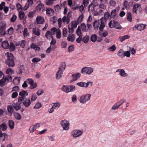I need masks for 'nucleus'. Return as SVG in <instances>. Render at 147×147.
Returning <instances> with one entry per match:
<instances>
[{
  "label": "nucleus",
  "instance_id": "obj_21",
  "mask_svg": "<svg viewBox=\"0 0 147 147\" xmlns=\"http://www.w3.org/2000/svg\"><path fill=\"white\" fill-rule=\"evenodd\" d=\"M69 85H64L62 86L61 89L66 93H68L69 92Z\"/></svg>",
  "mask_w": 147,
  "mask_h": 147
},
{
  "label": "nucleus",
  "instance_id": "obj_64",
  "mask_svg": "<svg viewBox=\"0 0 147 147\" xmlns=\"http://www.w3.org/2000/svg\"><path fill=\"white\" fill-rule=\"evenodd\" d=\"M51 34L52 35L54 34L55 32L57 33V32H58L57 29L55 28H53L51 29Z\"/></svg>",
  "mask_w": 147,
  "mask_h": 147
},
{
  "label": "nucleus",
  "instance_id": "obj_19",
  "mask_svg": "<svg viewBox=\"0 0 147 147\" xmlns=\"http://www.w3.org/2000/svg\"><path fill=\"white\" fill-rule=\"evenodd\" d=\"M1 46L5 49H7L9 47V44L8 41L7 40L3 42L2 43Z\"/></svg>",
  "mask_w": 147,
  "mask_h": 147
},
{
  "label": "nucleus",
  "instance_id": "obj_29",
  "mask_svg": "<svg viewBox=\"0 0 147 147\" xmlns=\"http://www.w3.org/2000/svg\"><path fill=\"white\" fill-rule=\"evenodd\" d=\"M40 30L38 28H34L33 29V32L35 35L38 36L40 35Z\"/></svg>",
  "mask_w": 147,
  "mask_h": 147
},
{
  "label": "nucleus",
  "instance_id": "obj_50",
  "mask_svg": "<svg viewBox=\"0 0 147 147\" xmlns=\"http://www.w3.org/2000/svg\"><path fill=\"white\" fill-rule=\"evenodd\" d=\"M119 74L122 76L125 77L127 76V74L125 73L123 69H121V71L119 73Z\"/></svg>",
  "mask_w": 147,
  "mask_h": 147
},
{
  "label": "nucleus",
  "instance_id": "obj_15",
  "mask_svg": "<svg viewBox=\"0 0 147 147\" xmlns=\"http://www.w3.org/2000/svg\"><path fill=\"white\" fill-rule=\"evenodd\" d=\"M141 8V6L140 4L138 3H136L133 6L132 10L135 13H137V10L138 9Z\"/></svg>",
  "mask_w": 147,
  "mask_h": 147
},
{
  "label": "nucleus",
  "instance_id": "obj_48",
  "mask_svg": "<svg viewBox=\"0 0 147 147\" xmlns=\"http://www.w3.org/2000/svg\"><path fill=\"white\" fill-rule=\"evenodd\" d=\"M127 20L129 22H131L132 21V16L131 13L130 12L127 13Z\"/></svg>",
  "mask_w": 147,
  "mask_h": 147
},
{
  "label": "nucleus",
  "instance_id": "obj_3",
  "mask_svg": "<svg viewBox=\"0 0 147 147\" xmlns=\"http://www.w3.org/2000/svg\"><path fill=\"white\" fill-rule=\"evenodd\" d=\"M91 95L90 94H87L82 96L80 98L79 101L80 103L83 104L90 100Z\"/></svg>",
  "mask_w": 147,
  "mask_h": 147
},
{
  "label": "nucleus",
  "instance_id": "obj_13",
  "mask_svg": "<svg viewBox=\"0 0 147 147\" xmlns=\"http://www.w3.org/2000/svg\"><path fill=\"white\" fill-rule=\"evenodd\" d=\"M22 102L23 103V105L27 108L28 107L31 105V101L29 98H25L23 101Z\"/></svg>",
  "mask_w": 147,
  "mask_h": 147
},
{
  "label": "nucleus",
  "instance_id": "obj_23",
  "mask_svg": "<svg viewBox=\"0 0 147 147\" xmlns=\"http://www.w3.org/2000/svg\"><path fill=\"white\" fill-rule=\"evenodd\" d=\"M15 30L12 27H11L6 31V34L7 35H11L14 32Z\"/></svg>",
  "mask_w": 147,
  "mask_h": 147
},
{
  "label": "nucleus",
  "instance_id": "obj_62",
  "mask_svg": "<svg viewBox=\"0 0 147 147\" xmlns=\"http://www.w3.org/2000/svg\"><path fill=\"white\" fill-rule=\"evenodd\" d=\"M5 79L8 82L11 81L12 80V77L10 75H8L6 76Z\"/></svg>",
  "mask_w": 147,
  "mask_h": 147
},
{
  "label": "nucleus",
  "instance_id": "obj_42",
  "mask_svg": "<svg viewBox=\"0 0 147 147\" xmlns=\"http://www.w3.org/2000/svg\"><path fill=\"white\" fill-rule=\"evenodd\" d=\"M14 116L15 118L17 120H20L21 119L22 117L20 114L17 113H14Z\"/></svg>",
  "mask_w": 147,
  "mask_h": 147
},
{
  "label": "nucleus",
  "instance_id": "obj_60",
  "mask_svg": "<svg viewBox=\"0 0 147 147\" xmlns=\"http://www.w3.org/2000/svg\"><path fill=\"white\" fill-rule=\"evenodd\" d=\"M85 82H78L76 84L78 86L82 87H84L85 86Z\"/></svg>",
  "mask_w": 147,
  "mask_h": 147
},
{
  "label": "nucleus",
  "instance_id": "obj_52",
  "mask_svg": "<svg viewBox=\"0 0 147 147\" xmlns=\"http://www.w3.org/2000/svg\"><path fill=\"white\" fill-rule=\"evenodd\" d=\"M13 73V71L11 68H8L6 70V73L8 74H12Z\"/></svg>",
  "mask_w": 147,
  "mask_h": 147
},
{
  "label": "nucleus",
  "instance_id": "obj_9",
  "mask_svg": "<svg viewBox=\"0 0 147 147\" xmlns=\"http://www.w3.org/2000/svg\"><path fill=\"white\" fill-rule=\"evenodd\" d=\"M82 133V131L79 130H74L72 132L71 135L74 138L77 137L81 136Z\"/></svg>",
  "mask_w": 147,
  "mask_h": 147
},
{
  "label": "nucleus",
  "instance_id": "obj_26",
  "mask_svg": "<svg viewBox=\"0 0 147 147\" xmlns=\"http://www.w3.org/2000/svg\"><path fill=\"white\" fill-rule=\"evenodd\" d=\"M7 125L5 123H2L0 125V131L2 132V131H5L7 129Z\"/></svg>",
  "mask_w": 147,
  "mask_h": 147
},
{
  "label": "nucleus",
  "instance_id": "obj_54",
  "mask_svg": "<svg viewBox=\"0 0 147 147\" xmlns=\"http://www.w3.org/2000/svg\"><path fill=\"white\" fill-rule=\"evenodd\" d=\"M7 109L8 112L10 113H12L14 111L13 107L11 105L7 106Z\"/></svg>",
  "mask_w": 147,
  "mask_h": 147
},
{
  "label": "nucleus",
  "instance_id": "obj_36",
  "mask_svg": "<svg viewBox=\"0 0 147 147\" xmlns=\"http://www.w3.org/2000/svg\"><path fill=\"white\" fill-rule=\"evenodd\" d=\"M81 28L83 32H87L88 31V29H86V26L84 23L81 24Z\"/></svg>",
  "mask_w": 147,
  "mask_h": 147
},
{
  "label": "nucleus",
  "instance_id": "obj_35",
  "mask_svg": "<svg viewBox=\"0 0 147 147\" xmlns=\"http://www.w3.org/2000/svg\"><path fill=\"white\" fill-rule=\"evenodd\" d=\"M62 21L64 23H66L67 24H69L70 22V19L68 18L66 16H64L62 18Z\"/></svg>",
  "mask_w": 147,
  "mask_h": 147
},
{
  "label": "nucleus",
  "instance_id": "obj_61",
  "mask_svg": "<svg viewBox=\"0 0 147 147\" xmlns=\"http://www.w3.org/2000/svg\"><path fill=\"white\" fill-rule=\"evenodd\" d=\"M116 47L114 45H113L108 48V49L111 51H114L116 49Z\"/></svg>",
  "mask_w": 147,
  "mask_h": 147
},
{
  "label": "nucleus",
  "instance_id": "obj_34",
  "mask_svg": "<svg viewBox=\"0 0 147 147\" xmlns=\"http://www.w3.org/2000/svg\"><path fill=\"white\" fill-rule=\"evenodd\" d=\"M124 51L122 49H120L117 53V55L119 57H121L122 58L124 57Z\"/></svg>",
  "mask_w": 147,
  "mask_h": 147
},
{
  "label": "nucleus",
  "instance_id": "obj_5",
  "mask_svg": "<svg viewBox=\"0 0 147 147\" xmlns=\"http://www.w3.org/2000/svg\"><path fill=\"white\" fill-rule=\"evenodd\" d=\"M93 71V69L91 67H85L82 69L81 73L84 74H90Z\"/></svg>",
  "mask_w": 147,
  "mask_h": 147
},
{
  "label": "nucleus",
  "instance_id": "obj_20",
  "mask_svg": "<svg viewBox=\"0 0 147 147\" xmlns=\"http://www.w3.org/2000/svg\"><path fill=\"white\" fill-rule=\"evenodd\" d=\"M30 47L32 49H33L35 50L39 51L40 50V48L38 47L35 43H32L30 45Z\"/></svg>",
  "mask_w": 147,
  "mask_h": 147
},
{
  "label": "nucleus",
  "instance_id": "obj_11",
  "mask_svg": "<svg viewBox=\"0 0 147 147\" xmlns=\"http://www.w3.org/2000/svg\"><path fill=\"white\" fill-rule=\"evenodd\" d=\"M99 22L100 23V25L99 29L100 30V31H102L104 28L105 26V22H106L105 20L104 19L101 18L99 20Z\"/></svg>",
  "mask_w": 147,
  "mask_h": 147
},
{
  "label": "nucleus",
  "instance_id": "obj_2",
  "mask_svg": "<svg viewBox=\"0 0 147 147\" xmlns=\"http://www.w3.org/2000/svg\"><path fill=\"white\" fill-rule=\"evenodd\" d=\"M65 63L64 62L62 63L61 66L59 67L58 71L56 74V78L57 79H59L61 78L63 74V70L65 69Z\"/></svg>",
  "mask_w": 147,
  "mask_h": 147
},
{
  "label": "nucleus",
  "instance_id": "obj_63",
  "mask_svg": "<svg viewBox=\"0 0 147 147\" xmlns=\"http://www.w3.org/2000/svg\"><path fill=\"white\" fill-rule=\"evenodd\" d=\"M18 30L20 32H21L23 29V27L21 24H19L17 26Z\"/></svg>",
  "mask_w": 147,
  "mask_h": 147
},
{
  "label": "nucleus",
  "instance_id": "obj_33",
  "mask_svg": "<svg viewBox=\"0 0 147 147\" xmlns=\"http://www.w3.org/2000/svg\"><path fill=\"white\" fill-rule=\"evenodd\" d=\"M116 21L114 20H111L108 24V25L109 28H112L115 26V24Z\"/></svg>",
  "mask_w": 147,
  "mask_h": 147
},
{
  "label": "nucleus",
  "instance_id": "obj_45",
  "mask_svg": "<svg viewBox=\"0 0 147 147\" xmlns=\"http://www.w3.org/2000/svg\"><path fill=\"white\" fill-rule=\"evenodd\" d=\"M44 7V5L41 3L39 4L36 7V9L37 10H40L41 9L43 8Z\"/></svg>",
  "mask_w": 147,
  "mask_h": 147
},
{
  "label": "nucleus",
  "instance_id": "obj_10",
  "mask_svg": "<svg viewBox=\"0 0 147 147\" xmlns=\"http://www.w3.org/2000/svg\"><path fill=\"white\" fill-rule=\"evenodd\" d=\"M146 26V25L142 24L136 25L133 27V30H134V28H136L138 30H144Z\"/></svg>",
  "mask_w": 147,
  "mask_h": 147
},
{
  "label": "nucleus",
  "instance_id": "obj_57",
  "mask_svg": "<svg viewBox=\"0 0 147 147\" xmlns=\"http://www.w3.org/2000/svg\"><path fill=\"white\" fill-rule=\"evenodd\" d=\"M93 84L92 82H88L86 83L85 82L84 88H87L88 86H91Z\"/></svg>",
  "mask_w": 147,
  "mask_h": 147
},
{
  "label": "nucleus",
  "instance_id": "obj_28",
  "mask_svg": "<svg viewBox=\"0 0 147 147\" xmlns=\"http://www.w3.org/2000/svg\"><path fill=\"white\" fill-rule=\"evenodd\" d=\"M6 23L5 22H0V29L5 30L6 28Z\"/></svg>",
  "mask_w": 147,
  "mask_h": 147
},
{
  "label": "nucleus",
  "instance_id": "obj_41",
  "mask_svg": "<svg viewBox=\"0 0 147 147\" xmlns=\"http://www.w3.org/2000/svg\"><path fill=\"white\" fill-rule=\"evenodd\" d=\"M130 38V36L128 35H125L123 36H121L119 37L120 40L122 42L127 39H129Z\"/></svg>",
  "mask_w": 147,
  "mask_h": 147
},
{
  "label": "nucleus",
  "instance_id": "obj_22",
  "mask_svg": "<svg viewBox=\"0 0 147 147\" xmlns=\"http://www.w3.org/2000/svg\"><path fill=\"white\" fill-rule=\"evenodd\" d=\"M111 18L112 17L114 19L116 20L117 18V16L116 13V9L112 10L111 13Z\"/></svg>",
  "mask_w": 147,
  "mask_h": 147
},
{
  "label": "nucleus",
  "instance_id": "obj_4",
  "mask_svg": "<svg viewBox=\"0 0 147 147\" xmlns=\"http://www.w3.org/2000/svg\"><path fill=\"white\" fill-rule=\"evenodd\" d=\"M19 95L21 96L18 98V101L19 102H22L24 99H25V98H26V97L28 95V93L26 91L22 90L19 92Z\"/></svg>",
  "mask_w": 147,
  "mask_h": 147
},
{
  "label": "nucleus",
  "instance_id": "obj_55",
  "mask_svg": "<svg viewBox=\"0 0 147 147\" xmlns=\"http://www.w3.org/2000/svg\"><path fill=\"white\" fill-rule=\"evenodd\" d=\"M41 106V104L40 102H38L36 103L35 106L33 108L38 109L40 108Z\"/></svg>",
  "mask_w": 147,
  "mask_h": 147
},
{
  "label": "nucleus",
  "instance_id": "obj_46",
  "mask_svg": "<svg viewBox=\"0 0 147 147\" xmlns=\"http://www.w3.org/2000/svg\"><path fill=\"white\" fill-rule=\"evenodd\" d=\"M79 22L78 20H74L72 22V24L73 27L75 28H77V25Z\"/></svg>",
  "mask_w": 147,
  "mask_h": 147
},
{
  "label": "nucleus",
  "instance_id": "obj_24",
  "mask_svg": "<svg viewBox=\"0 0 147 147\" xmlns=\"http://www.w3.org/2000/svg\"><path fill=\"white\" fill-rule=\"evenodd\" d=\"M98 34L100 36L102 37H105L108 35V32L106 30L99 31Z\"/></svg>",
  "mask_w": 147,
  "mask_h": 147
},
{
  "label": "nucleus",
  "instance_id": "obj_47",
  "mask_svg": "<svg viewBox=\"0 0 147 147\" xmlns=\"http://www.w3.org/2000/svg\"><path fill=\"white\" fill-rule=\"evenodd\" d=\"M89 40V37L88 36H85L82 39V41L84 43H87Z\"/></svg>",
  "mask_w": 147,
  "mask_h": 147
},
{
  "label": "nucleus",
  "instance_id": "obj_39",
  "mask_svg": "<svg viewBox=\"0 0 147 147\" xmlns=\"http://www.w3.org/2000/svg\"><path fill=\"white\" fill-rule=\"evenodd\" d=\"M9 48L10 51H13L15 50L16 47L13 42H11L10 43Z\"/></svg>",
  "mask_w": 147,
  "mask_h": 147
},
{
  "label": "nucleus",
  "instance_id": "obj_51",
  "mask_svg": "<svg viewBox=\"0 0 147 147\" xmlns=\"http://www.w3.org/2000/svg\"><path fill=\"white\" fill-rule=\"evenodd\" d=\"M56 0H47L46 1V4L48 5H52L54 1Z\"/></svg>",
  "mask_w": 147,
  "mask_h": 147
},
{
  "label": "nucleus",
  "instance_id": "obj_58",
  "mask_svg": "<svg viewBox=\"0 0 147 147\" xmlns=\"http://www.w3.org/2000/svg\"><path fill=\"white\" fill-rule=\"evenodd\" d=\"M93 84L92 82H88L86 83L85 82L84 88H87L88 86H91Z\"/></svg>",
  "mask_w": 147,
  "mask_h": 147
},
{
  "label": "nucleus",
  "instance_id": "obj_12",
  "mask_svg": "<svg viewBox=\"0 0 147 147\" xmlns=\"http://www.w3.org/2000/svg\"><path fill=\"white\" fill-rule=\"evenodd\" d=\"M97 6H98V5L96 3H91L88 7V11H90L92 12H93V11H96L95 8Z\"/></svg>",
  "mask_w": 147,
  "mask_h": 147
},
{
  "label": "nucleus",
  "instance_id": "obj_27",
  "mask_svg": "<svg viewBox=\"0 0 147 147\" xmlns=\"http://www.w3.org/2000/svg\"><path fill=\"white\" fill-rule=\"evenodd\" d=\"M14 122L11 120H9L8 121V125L10 128L12 129L14 128Z\"/></svg>",
  "mask_w": 147,
  "mask_h": 147
},
{
  "label": "nucleus",
  "instance_id": "obj_25",
  "mask_svg": "<svg viewBox=\"0 0 147 147\" xmlns=\"http://www.w3.org/2000/svg\"><path fill=\"white\" fill-rule=\"evenodd\" d=\"M102 18L104 19L106 22V20L107 19L111 18V16L109 12H107L105 13L104 17H102Z\"/></svg>",
  "mask_w": 147,
  "mask_h": 147
},
{
  "label": "nucleus",
  "instance_id": "obj_40",
  "mask_svg": "<svg viewBox=\"0 0 147 147\" xmlns=\"http://www.w3.org/2000/svg\"><path fill=\"white\" fill-rule=\"evenodd\" d=\"M60 105L59 102H57L53 103L51 105L55 109H57L60 107Z\"/></svg>",
  "mask_w": 147,
  "mask_h": 147
},
{
  "label": "nucleus",
  "instance_id": "obj_8",
  "mask_svg": "<svg viewBox=\"0 0 147 147\" xmlns=\"http://www.w3.org/2000/svg\"><path fill=\"white\" fill-rule=\"evenodd\" d=\"M61 124L63 129L65 130H68L69 128V123L67 120H65L61 121Z\"/></svg>",
  "mask_w": 147,
  "mask_h": 147
},
{
  "label": "nucleus",
  "instance_id": "obj_37",
  "mask_svg": "<svg viewBox=\"0 0 147 147\" xmlns=\"http://www.w3.org/2000/svg\"><path fill=\"white\" fill-rule=\"evenodd\" d=\"M100 22L97 21H95L93 23V26L95 30L97 29L100 25Z\"/></svg>",
  "mask_w": 147,
  "mask_h": 147
},
{
  "label": "nucleus",
  "instance_id": "obj_30",
  "mask_svg": "<svg viewBox=\"0 0 147 147\" xmlns=\"http://www.w3.org/2000/svg\"><path fill=\"white\" fill-rule=\"evenodd\" d=\"M75 39V36L74 34L71 35L69 34L67 38L68 40L69 41L73 42L74 41Z\"/></svg>",
  "mask_w": 147,
  "mask_h": 147
},
{
  "label": "nucleus",
  "instance_id": "obj_49",
  "mask_svg": "<svg viewBox=\"0 0 147 147\" xmlns=\"http://www.w3.org/2000/svg\"><path fill=\"white\" fill-rule=\"evenodd\" d=\"M76 34L78 36H82L81 35V28L80 26H79L78 27V28L76 30Z\"/></svg>",
  "mask_w": 147,
  "mask_h": 147
},
{
  "label": "nucleus",
  "instance_id": "obj_43",
  "mask_svg": "<svg viewBox=\"0 0 147 147\" xmlns=\"http://www.w3.org/2000/svg\"><path fill=\"white\" fill-rule=\"evenodd\" d=\"M97 38L96 35L95 34H94L91 36L90 40L92 42H94L96 41Z\"/></svg>",
  "mask_w": 147,
  "mask_h": 147
},
{
  "label": "nucleus",
  "instance_id": "obj_38",
  "mask_svg": "<svg viewBox=\"0 0 147 147\" xmlns=\"http://www.w3.org/2000/svg\"><path fill=\"white\" fill-rule=\"evenodd\" d=\"M19 16L20 20H22L24 18L25 16L24 13L22 11H20L19 12Z\"/></svg>",
  "mask_w": 147,
  "mask_h": 147
},
{
  "label": "nucleus",
  "instance_id": "obj_53",
  "mask_svg": "<svg viewBox=\"0 0 147 147\" xmlns=\"http://www.w3.org/2000/svg\"><path fill=\"white\" fill-rule=\"evenodd\" d=\"M69 92H73L76 89L75 86L74 85H69Z\"/></svg>",
  "mask_w": 147,
  "mask_h": 147
},
{
  "label": "nucleus",
  "instance_id": "obj_17",
  "mask_svg": "<svg viewBox=\"0 0 147 147\" xmlns=\"http://www.w3.org/2000/svg\"><path fill=\"white\" fill-rule=\"evenodd\" d=\"M37 23L38 24H43L45 22V20L41 16H38L36 18Z\"/></svg>",
  "mask_w": 147,
  "mask_h": 147
},
{
  "label": "nucleus",
  "instance_id": "obj_6",
  "mask_svg": "<svg viewBox=\"0 0 147 147\" xmlns=\"http://www.w3.org/2000/svg\"><path fill=\"white\" fill-rule=\"evenodd\" d=\"M126 100L125 99H122L116 103L111 108L112 110H115L119 107L122 104L125 102Z\"/></svg>",
  "mask_w": 147,
  "mask_h": 147
},
{
  "label": "nucleus",
  "instance_id": "obj_16",
  "mask_svg": "<svg viewBox=\"0 0 147 147\" xmlns=\"http://www.w3.org/2000/svg\"><path fill=\"white\" fill-rule=\"evenodd\" d=\"M81 76V74L79 73H77L76 74H73L72 75L71 81H75L79 79Z\"/></svg>",
  "mask_w": 147,
  "mask_h": 147
},
{
  "label": "nucleus",
  "instance_id": "obj_14",
  "mask_svg": "<svg viewBox=\"0 0 147 147\" xmlns=\"http://www.w3.org/2000/svg\"><path fill=\"white\" fill-rule=\"evenodd\" d=\"M7 135L4 133H3L0 131V141H3L5 140H7Z\"/></svg>",
  "mask_w": 147,
  "mask_h": 147
},
{
  "label": "nucleus",
  "instance_id": "obj_31",
  "mask_svg": "<svg viewBox=\"0 0 147 147\" xmlns=\"http://www.w3.org/2000/svg\"><path fill=\"white\" fill-rule=\"evenodd\" d=\"M45 36L48 39H50L51 38H53L52 34L49 31H48L46 32Z\"/></svg>",
  "mask_w": 147,
  "mask_h": 147
},
{
  "label": "nucleus",
  "instance_id": "obj_1",
  "mask_svg": "<svg viewBox=\"0 0 147 147\" xmlns=\"http://www.w3.org/2000/svg\"><path fill=\"white\" fill-rule=\"evenodd\" d=\"M6 55L7 57V59L5 62L6 64L10 67L14 66L15 63L13 60L14 56L12 54L9 53H7Z\"/></svg>",
  "mask_w": 147,
  "mask_h": 147
},
{
  "label": "nucleus",
  "instance_id": "obj_59",
  "mask_svg": "<svg viewBox=\"0 0 147 147\" xmlns=\"http://www.w3.org/2000/svg\"><path fill=\"white\" fill-rule=\"evenodd\" d=\"M37 98V96L35 94H32L31 98V100L32 101H34Z\"/></svg>",
  "mask_w": 147,
  "mask_h": 147
},
{
  "label": "nucleus",
  "instance_id": "obj_7",
  "mask_svg": "<svg viewBox=\"0 0 147 147\" xmlns=\"http://www.w3.org/2000/svg\"><path fill=\"white\" fill-rule=\"evenodd\" d=\"M46 11V14L49 16H53L54 14V10L51 7L44 8L42 10V11Z\"/></svg>",
  "mask_w": 147,
  "mask_h": 147
},
{
  "label": "nucleus",
  "instance_id": "obj_32",
  "mask_svg": "<svg viewBox=\"0 0 147 147\" xmlns=\"http://www.w3.org/2000/svg\"><path fill=\"white\" fill-rule=\"evenodd\" d=\"M13 106L15 109L16 111L18 110L21 107L20 104L18 103L16 104L14 103L13 104Z\"/></svg>",
  "mask_w": 147,
  "mask_h": 147
},
{
  "label": "nucleus",
  "instance_id": "obj_44",
  "mask_svg": "<svg viewBox=\"0 0 147 147\" xmlns=\"http://www.w3.org/2000/svg\"><path fill=\"white\" fill-rule=\"evenodd\" d=\"M115 26L114 28L117 29H121L122 28V27L119 23L116 21Z\"/></svg>",
  "mask_w": 147,
  "mask_h": 147
},
{
  "label": "nucleus",
  "instance_id": "obj_56",
  "mask_svg": "<svg viewBox=\"0 0 147 147\" xmlns=\"http://www.w3.org/2000/svg\"><path fill=\"white\" fill-rule=\"evenodd\" d=\"M37 87V84L36 82L33 83L30 86V89H32L35 88Z\"/></svg>",
  "mask_w": 147,
  "mask_h": 147
},
{
  "label": "nucleus",
  "instance_id": "obj_18",
  "mask_svg": "<svg viewBox=\"0 0 147 147\" xmlns=\"http://www.w3.org/2000/svg\"><path fill=\"white\" fill-rule=\"evenodd\" d=\"M24 70V67L23 65H20L18 67V69L16 71L18 74H21L23 72V71Z\"/></svg>",
  "mask_w": 147,
  "mask_h": 147
}]
</instances>
